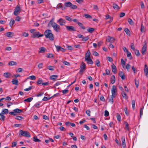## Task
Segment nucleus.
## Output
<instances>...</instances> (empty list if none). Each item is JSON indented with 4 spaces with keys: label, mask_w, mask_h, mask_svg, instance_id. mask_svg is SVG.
Returning a JSON list of instances; mask_svg holds the SVG:
<instances>
[{
    "label": "nucleus",
    "mask_w": 148,
    "mask_h": 148,
    "mask_svg": "<svg viewBox=\"0 0 148 148\" xmlns=\"http://www.w3.org/2000/svg\"><path fill=\"white\" fill-rule=\"evenodd\" d=\"M134 51H135V53L136 56H138L140 55V53L138 50L135 49Z\"/></svg>",
    "instance_id": "43"
},
{
    "label": "nucleus",
    "mask_w": 148,
    "mask_h": 148,
    "mask_svg": "<svg viewBox=\"0 0 148 148\" xmlns=\"http://www.w3.org/2000/svg\"><path fill=\"white\" fill-rule=\"evenodd\" d=\"M57 23H58L61 26L64 25L66 24V21L65 20L60 18L57 21Z\"/></svg>",
    "instance_id": "7"
},
{
    "label": "nucleus",
    "mask_w": 148,
    "mask_h": 148,
    "mask_svg": "<svg viewBox=\"0 0 148 148\" xmlns=\"http://www.w3.org/2000/svg\"><path fill=\"white\" fill-rule=\"evenodd\" d=\"M13 112H9V114L11 115H16V111H15L14 110H13Z\"/></svg>",
    "instance_id": "48"
},
{
    "label": "nucleus",
    "mask_w": 148,
    "mask_h": 148,
    "mask_svg": "<svg viewBox=\"0 0 148 148\" xmlns=\"http://www.w3.org/2000/svg\"><path fill=\"white\" fill-rule=\"evenodd\" d=\"M15 111H16V113H19L22 112H23V110H22L18 108H16L15 109H14Z\"/></svg>",
    "instance_id": "46"
},
{
    "label": "nucleus",
    "mask_w": 148,
    "mask_h": 148,
    "mask_svg": "<svg viewBox=\"0 0 148 148\" xmlns=\"http://www.w3.org/2000/svg\"><path fill=\"white\" fill-rule=\"evenodd\" d=\"M115 40V39L114 38L108 36V38L106 40L109 42L113 43L114 42Z\"/></svg>",
    "instance_id": "11"
},
{
    "label": "nucleus",
    "mask_w": 148,
    "mask_h": 148,
    "mask_svg": "<svg viewBox=\"0 0 148 148\" xmlns=\"http://www.w3.org/2000/svg\"><path fill=\"white\" fill-rule=\"evenodd\" d=\"M109 115V113L108 112L107 110H106L105 111L104 116L106 117H107Z\"/></svg>",
    "instance_id": "54"
},
{
    "label": "nucleus",
    "mask_w": 148,
    "mask_h": 148,
    "mask_svg": "<svg viewBox=\"0 0 148 148\" xmlns=\"http://www.w3.org/2000/svg\"><path fill=\"white\" fill-rule=\"evenodd\" d=\"M127 56L128 57H129L130 59L132 58V56L130 52L129 51L127 52Z\"/></svg>",
    "instance_id": "33"
},
{
    "label": "nucleus",
    "mask_w": 148,
    "mask_h": 148,
    "mask_svg": "<svg viewBox=\"0 0 148 148\" xmlns=\"http://www.w3.org/2000/svg\"><path fill=\"white\" fill-rule=\"evenodd\" d=\"M122 95L123 97L126 99H128V97L126 93L124 91H123L122 93Z\"/></svg>",
    "instance_id": "23"
},
{
    "label": "nucleus",
    "mask_w": 148,
    "mask_h": 148,
    "mask_svg": "<svg viewBox=\"0 0 148 148\" xmlns=\"http://www.w3.org/2000/svg\"><path fill=\"white\" fill-rule=\"evenodd\" d=\"M145 44L144 45L142 49V53L143 55H144L145 53V52L147 49V45L145 41Z\"/></svg>",
    "instance_id": "12"
},
{
    "label": "nucleus",
    "mask_w": 148,
    "mask_h": 148,
    "mask_svg": "<svg viewBox=\"0 0 148 148\" xmlns=\"http://www.w3.org/2000/svg\"><path fill=\"white\" fill-rule=\"evenodd\" d=\"M112 97H110L109 99V101L110 102L112 103H113V99Z\"/></svg>",
    "instance_id": "59"
},
{
    "label": "nucleus",
    "mask_w": 148,
    "mask_h": 148,
    "mask_svg": "<svg viewBox=\"0 0 148 148\" xmlns=\"http://www.w3.org/2000/svg\"><path fill=\"white\" fill-rule=\"evenodd\" d=\"M131 49L133 50V51H134L135 49V47L134 44L133 43H132L131 44Z\"/></svg>",
    "instance_id": "63"
},
{
    "label": "nucleus",
    "mask_w": 148,
    "mask_h": 148,
    "mask_svg": "<svg viewBox=\"0 0 148 148\" xmlns=\"http://www.w3.org/2000/svg\"><path fill=\"white\" fill-rule=\"evenodd\" d=\"M65 27L66 30L69 32H75L76 31L75 27L72 25H65Z\"/></svg>",
    "instance_id": "4"
},
{
    "label": "nucleus",
    "mask_w": 148,
    "mask_h": 148,
    "mask_svg": "<svg viewBox=\"0 0 148 148\" xmlns=\"http://www.w3.org/2000/svg\"><path fill=\"white\" fill-rule=\"evenodd\" d=\"M43 64L42 63H40L38 65V67L40 69H42L43 68Z\"/></svg>",
    "instance_id": "56"
},
{
    "label": "nucleus",
    "mask_w": 148,
    "mask_h": 148,
    "mask_svg": "<svg viewBox=\"0 0 148 148\" xmlns=\"http://www.w3.org/2000/svg\"><path fill=\"white\" fill-rule=\"evenodd\" d=\"M33 99V98L32 97H29L25 99L24 101H27L28 102H31L32 101Z\"/></svg>",
    "instance_id": "30"
},
{
    "label": "nucleus",
    "mask_w": 148,
    "mask_h": 148,
    "mask_svg": "<svg viewBox=\"0 0 148 148\" xmlns=\"http://www.w3.org/2000/svg\"><path fill=\"white\" fill-rule=\"evenodd\" d=\"M16 63L14 61L10 62L8 63V64L9 65L13 66L14 65H16Z\"/></svg>",
    "instance_id": "38"
},
{
    "label": "nucleus",
    "mask_w": 148,
    "mask_h": 148,
    "mask_svg": "<svg viewBox=\"0 0 148 148\" xmlns=\"http://www.w3.org/2000/svg\"><path fill=\"white\" fill-rule=\"evenodd\" d=\"M106 75H110V70L108 69H106Z\"/></svg>",
    "instance_id": "61"
},
{
    "label": "nucleus",
    "mask_w": 148,
    "mask_h": 148,
    "mask_svg": "<svg viewBox=\"0 0 148 148\" xmlns=\"http://www.w3.org/2000/svg\"><path fill=\"white\" fill-rule=\"evenodd\" d=\"M44 36L43 34H40V33L39 32H36L34 34L32 37L33 38L37 37L39 38L40 37H42Z\"/></svg>",
    "instance_id": "8"
},
{
    "label": "nucleus",
    "mask_w": 148,
    "mask_h": 148,
    "mask_svg": "<svg viewBox=\"0 0 148 148\" xmlns=\"http://www.w3.org/2000/svg\"><path fill=\"white\" fill-rule=\"evenodd\" d=\"M71 5L70 8L72 9H76L77 8V6L75 5L72 4Z\"/></svg>",
    "instance_id": "50"
},
{
    "label": "nucleus",
    "mask_w": 148,
    "mask_h": 148,
    "mask_svg": "<svg viewBox=\"0 0 148 148\" xmlns=\"http://www.w3.org/2000/svg\"><path fill=\"white\" fill-rule=\"evenodd\" d=\"M112 7L114 10H119L120 9V8L119 6L116 4L115 3L113 4Z\"/></svg>",
    "instance_id": "19"
},
{
    "label": "nucleus",
    "mask_w": 148,
    "mask_h": 148,
    "mask_svg": "<svg viewBox=\"0 0 148 148\" xmlns=\"http://www.w3.org/2000/svg\"><path fill=\"white\" fill-rule=\"evenodd\" d=\"M140 31L142 33L145 32L144 26L142 24H141V25Z\"/></svg>",
    "instance_id": "42"
},
{
    "label": "nucleus",
    "mask_w": 148,
    "mask_h": 148,
    "mask_svg": "<svg viewBox=\"0 0 148 148\" xmlns=\"http://www.w3.org/2000/svg\"><path fill=\"white\" fill-rule=\"evenodd\" d=\"M5 116L1 113H0V120L2 121H3L5 120Z\"/></svg>",
    "instance_id": "28"
},
{
    "label": "nucleus",
    "mask_w": 148,
    "mask_h": 148,
    "mask_svg": "<svg viewBox=\"0 0 148 148\" xmlns=\"http://www.w3.org/2000/svg\"><path fill=\"white\" fill-rule=\"evenodd\" d=\"M8 112V110L7 109H3L1 112V113L2 114H7Z\"/></svg>",
    "instance_id": "22"
},
{
    "label": "nucleus",
    "mask_w": 148,
    "mask_h": 148,
    "mask_svg": "<svg viewBox=\"0 0 148 148\" xmlns=\"http://www.w3.org/2000/svg\"><path fill=\"white\" fill-rule=\"evenodd\" d=\"M116 118L118 121H120L121 120V118L120 115L118 113L116 114Z\"/></svg>",
    "instance_id": "32"
},
{
    "label": "nucleus",
    "mask_w": 148,
    "mask_h": 148,
    "mask_svg": "<svg viewBox=\"0 0 148 148\" xmlns=\"http://www.w3.org/2000/svg\"><path fill=\"white\" fill-rule=\"evenodd\" d=\"M144 73L146 76L148 77V67L147 64L145 65Z\"/></svg>",
    "instance_id": "17"
},
{
    "label": "nucleus",
    "mask_w": 148,
    "mask_h": 148,
    "mask_svg": "<svg viewBox=\"0 0 148 148\" xmlns=\"http://www.w3.org/2000/svg\"><path fill=\"white\" fill-rule=\"evenodd\" d=\"M43 94H44L43 92H41L39 94L36 95L35 96L37 97H40V96H42Z\"/></svg>",
    "instance_id": "62"
},
{
    "label": "nucleus",
    "mask_w": 148,
    "mask_h": 148,
    "mask_svg": "<svg viewBox=\"0 0 148 148\" xmlns=\"http://www.w3.org/2000/svg\"><path fill=\"white\" fill-rule=\"evenodd\" d=\"M54 66H49L48 67V69L51 71H53L54 70Z\"/></svg>",
    "instance_id": "55"
},
{
    "label": "nucleus",
    "mask_w": 148,
    "mask_h": 148,
    "mask_svg": "<svg viewBox=\"0 0 148 148\" xmlns=\"http://www.w3.org/2000/svg\"><path fill=\"white\" fill-rule=\"evenodd\" d=\"M6 36L9 37H12L14 35V33L12 32H8L6 33Z\"/></svg>",
    "instance_id": "21"
},
{
    "label": "nucleus",
    "mask_w": 148,
    "mask_h": 148,
    "mask_svg": "<svg viewBox=\"0 0 148 148\" xmlns=\"http://www.w3.org/2000/svg\"><path fill=\"white\" fill-rule=\"evenodd\" d=\"M43 118L46 120H49V117L46 115H44L43 116Z\"/></svg>",
    "instance_id": "60"
},
{
    "label": "nucleus",
    "mask_w": 148,
    "mask_h": 148,
    "mask_svg": "<svg viewBox=\"0 0 148 148\" xmlns=\"http://www.w3.org/2000/svg\"><path fill=\"white\" fill-rule=\"evenodd\" d=\"M121 140L123 147V148H125L126 146V145L125 144V136H122V137Z\"/></svg>",
    "instance_id": "14"
},
{
    "label": "nucleus",
    "mask_w": 148,
    "mask_h": 148,
    "mask_svg": "<svg viewBox=\"0 0 148 148\" xmlns=\"http://www.w3.org/2000/svg\"><path fill=\"white\" fill-rule=\"evenodd\" d=\"M52 97H44L42 100L43 101H47L49 100Z\"/></svg>",
    "instance_id": "52"
},
{
    "label": "nucleus",
    "mask_w": 148,
    "mask_h": 148,
    "mask_svg": "<svg viewBox=\"0 0 148 148\" xmlns=\"http://www.w3.org/2000/svg\"><path fill=\"white\" fill-rule=\"evenodd\" d=\"M65 18L67 20L69 21H73L72 18L69 16H65Z\"/></svg>",
    "instance_id": "45"
},
{
    "label": "nucleus",
    "mask_w": 148,
    "mask_h": 148,
    "mask_svg": "<svg viewBox=\"0 0 148 148\" xmlns=\"http://www.w3.org/2000/svg\"><path fill=\"white\" fill-rule=\"evenodd\" d=\"M20 8L18 5H17L15 9L14 12V14L15 16H17L18 14V12L20 11Z\"/></svg>",
    "instance_id": "10"
},
{
    "label": "nucleus",
    "mask_w": 148,
    "mask_h": 148,
    "mask_svg": "<svg viewBox=\"0 0 148 148\" xmlns=\"http://www.w3.org/2000/svg\"><path fill=\"white\" fill-rule=\"evenodd\" d=\"M86 69V65L85 63L83 62H82L80 66V70L79 72V74H82L83 72Z\"/></svg>",
    "instance_id": "5"
},
{
    "label": "nucleus",
    "mask_w": 148,
    "mask_h": 148,
    "mask_svg": "<svg viewBox=\"0 0 148 148\" xmlns=\"http://www.w3.org/2000/svg\"><path fill=\"white\" fill-rule=\"evenodd\" d=\"M96 65L98 66L99 67L100 66V62L99 60H97L95 61Z\"/></svg>",
    "instance_id": "40"
},
{
    "label": "nucleus",
    "mask_w": 148,
    "mask_h": 148,
    "mask_svg": "<svg viewBox=\"0 0 148 148\" xmlns=\"http://www.w3.org/2000/svg\"><path fill=\"white\" fill-rule=\"evenodd\" d=\"M12 84L18 85V81L17 78H14L13 79L12 81Z\"/></svg>",
    "instance_id": "18"
},
{
    "label": "nucleus",
    "mask_w": 148,
    "mask_h": 148,
    "mask_svg": "<svg viewBox=\"0 0 148 148\" xmlns=\"http://www.w3.org/2000/svg\"><path fill=\"white\" fill-rule=\"evenodd\" d=\"M52 27L54 30L56 32H59L60 30V26L54 22V19L52 18L48 24V27Z\"/></svg>",
    "instance_id": "1"
},
{
    "label": "nucleus",
    "mask_w": 148,
    "mask_h": 148,
    "mask_svg": "<svg viewBox=\"0 0 148 148\" xmlns=\"http://www.w3.org/2000/svg\"><path fill=\"white\" fill-rule=\"evenodd\" d=\"M15 21L13 19H12L10 23V27H12L14 24V23Z\"/></svg>",
    "instance_id": "27"
},
{
    "label": "nucleus",
    "mask_w": 148,
    "mask_h": 148,
    "mask_svg": "<svg viewBox=\"0 0 148 148\" xmlns=\"http://www.w3.org/2000/svg\"><path fill=\"white\" fill-rule=\"evenodd\" d=\"M135 101L134 100H132V104L133 110H134L135 108Z\"/></svg>",
    "instance_id": "35"
},
{
    "label": "nucleus",
    "mask_w": 148,
    "mask_h": 148,
    "mask_svg": "<svg viewBox=\"0 0 148 148\" xmlns=\"http://www.w3.org/2000/svg\"><path fill=\"white\" fill-rule=\"evenodd\" d=\"M89 38V37L88 36H86V37H84V36L82 39V41H86L88 40Z\"/></svg>",
    "instance_id": "41"
},
{
    "label": "nucleus",
    "mask_w": 148,
    "mask_h": 148,
    "mask_svg": "<svg viewBox=\"0 0 148 148\" xmlns=\"http://www.w3.org/2000/svg\"><path fill=\"white\" fill-rule=\"evenodd\" d=\"M15 119L18 120H20L23 119L24 118L21 116H17L16 117Z\"/></svg>",
    "instance_id": "49"
},
{
    "label": "nucleus",
    "mask_w": 148,
    "mask_h": 148,
    "mask_svg": "<svg viewBox=\"0 0 148 148\" xmlns=\"http://www.w3.org/2000/svg\"><path fill=\"white\" fill-rule=\"evenodd\" d=\"M33 140L36 142H40L41 140L37 138V136H34L33 137Z\"/></svg>",
    "instance_id": "34"
},
{
    "label": "nucleus",
    "mask_w": 148,
    "mask_h": 148,
    "mask_svg": "<svg viewBox=\"0 0 148 148\" xmlns=\"http://www.w3.org/2000/svg\"><path fill=\"white\" fill-rule=\"evenodd\" d=\"M128 22L131 25H133L134 24V22L130 18H129L128 20Z\"/></svg>",
    "instance_id": "36"
},
{
    "label": "nucleus",
    "mask_w": 148,
    "mask_h": 148,
    "mask_svg": "<svg viewBox=\"0 0 148 148\" xmlns=\"http://www.w3.org/2000/svg\"><path fill=\"white\" fill-rule=\"evenodd\" d=\"M3 76L6 78H10L12 77V74L9 72H6L4 73Z\"/></svg>",
    "instance_id": "13"
},
{
    "label": "nucleus",
    "mask_w": 148,
    "mask_h": 148,
    "mask_svg": "<svg viewBox=\"0 0 148 148\" xmlns=\"http://www.w3.org/2000/svg\"><path fill=\"white\" fill-rule=\"evenodd\" d=\"M95 31V29L93 28L90 27L87 29L88 32L90 33H92Z\"/></svg>",
    "instance_id": "25"
},
{
    "label": "nucleus",
    "mask_w": 148,
    "mask_h": 148,
    "mask_svg": "<svg viewBox=\"0 0 148 148\" xmlns=\"http://www.w3.org/2000/svg\"><path fill=\"white\" fill-rule=\"evenodd\" d=\"M45 50V48L43 47H41L40 48V51H39L40 53H43L44 52Z\"/></svg>",
    "instance_id": "51"
},
{
    "label": "nucleus",
    "mask_w": 148,
    "mask_h": 148,
    "mask_svg": "<svg viewBox=\"0 0 148 148\" xmlns=\"http://www.w3.org/2000/svg\"><path fill=\"white\" fill-rule=\"evenodd\" d=\"M40 78L39 79V80L37 81L36 83L37 85H39L40 84H42V83H43V81L41 79H40Z\"/></svg>",
    "instance_id": "31"
},
{
    "label": "nucleus",
    "mask_w": 148,
    "mask_h": 148,
    "mask_svg": "<svg viewBox=\"0 0 148 148\" xmlns=\"http://www.w3.org/2000/svg\"><path fill=\"white\" fill-rule=\"evenodd\" d=\"M13 104L11 102H9L7 103V106L9 108L10 106H11Z\"/></svg>",
    "instance_id": "64"
},
{
    "label": "nucleus",
    "mask_w": 148,
    "mask_h": 148,
    "mask_svg": "<svg viewBox=\"0 0 148 148\" xmlns=\"http://www.w3.org/2000/svg\"><path fill=\"white\" fill-rule=\"evenodd\" d=\"M72 3L70 2H66L64 3V5L65 7H70Z\"/></svg>",
    "instance_id": "24"
},
{
    "label": "nucleus",
    "mask_w": 148,
    "mask_h": 148,
    "mask_svg": "<svg viewBox=\"0 0 148 148\" xmlns=\"http://www.w3.org/2000/svg\"><path fill=\"white\" fill-rule=\"evenodd\" d=\"M44 34L46 38H49L51 41H53L54 40V38L53 34H52V31L51 30H46Z\"/></svg>",
    "instance_id": "2"
},
{
    "label": "nucleus",
    "mask_w": 148,
    "mask_h": 148,
    "mask_svg": "<svg viewBox=\"0 0 148 148\" xmlns=\"http://www.w3.org/2000/svg\"><path fill=\"white\" fill-rule=\"evenodd\" d=\"M112 70L114 74H115L116 73L117 69L116 66L114 64H113L111 66Z\"/></svg>",
    "instance_id": "15"
},
{
    "label": "nucleus",
    "mask_w": 148,
    "mask_h": 148,
    "mask_svg": "<svg viewBox=\"0 0 148 148\" xmlns=\"http://www.w3.org/2000/svg\"><path fill=\"white\" fill-rule=\"evenodd\" d=\"M124 31L128 35H130V30L127 28H125Z\"/></svg>",
    "instance_id": "44"
},
{
    "label": "nucleus",
    "mask_w": 148,
    "mask_h": 148,
    "mask_svg": "<svg viewBox=\"0 0 148 148\" xmlns=\"http://www.w3.org/2000/svg\"><path fill=\"white\" fill-rule=\"evenodd\" d=\"M84 17L87 18H92V16L88 14H85L84 15Z\"/></svg>",
    "instance_id": "37"
},
{
    "label": "nucleus",
    "mask_w": 148,
    "mask_h": 148,
    "mask_svg": "<svg viewBox=\"0 0 148 148\" xmlns=\"http://www.w3.org/2000/svg\"><path fill=\"white\" fill-rule=\"evenodd\" d=\"M86 61L87 62V63L88 64H92L93 63V62L91 59L86 60Z\"/></svg>",
    "instance_id": "47"
},
{
    "label": "nucleus",
    "mask_w": 148,
    "mask_h": 148,
    "mask_svg": "<svg viewBox=\"0 0 148 148\" xmlns=\"http://www.w3.org/2000/svg\"><path fill=\"white\" fill-rule=\"evenodd\" d=\"M55 47H56L57 51H60V48H61L60 46L55 45Z\"/></svg>",
    "instance_id": "58"
},
{
    "label": "nucleus",
    "mask_w": 148,
    "mask_h": 148,
    "mask_svg": "<svg viewBox=\"0 0 148 148\" xmlns=\"http://www.w3.org/2000/svg\"><path fill=\"white\" fill-rule=\"evenodd\" d=\"M32 86H29L28 88L24 89V90L25 91H28L31 90L32 88Z\"/></svg>",
    "instance_id": "57"
},
{
    "label": "nucleus",
    "mask_w": 148,
    "mask_h": 148,
    "mask_svg": "<svg viewBox=\"0 0 148 148\" xmlns=\"http://www.w3.org/2000/svg\"><path fill=\"white\" fill-rule=\"evenodd\" d=\"M110 82L112 84H113L115 82V77L114 75H112L110 78Z\"/></svg>",
    "instance_id": "20"
},
{
    "label": "nucleus",
    "mask_w": 148,
    "mask_h": 148,
    "mask_svg": "<svg viewBox=\"0 0 148 148\" xmlns=\"http://www.w3.org/2000/svg\"><path fill=\"white\" fill-rule=\"evenodd\" d=\"M119 75L122 79L123 80L125 79L124 73L123 71H120L119 73Z\"/></svg>",
    "instance_id": "16"
},
{
    "label": "nucleus",
    "mask_w": 148,
    "mask_h": 148,
    "mask_svg": "<svg viewBox=\"0 0 148 148\" xmlns=\"http://www.w3.org/2000/svg\"><path fill=\"white\" fill-rule=\"evenodd\" d=\"M91 59L90 58V52L89 50H88L87 53L85 54V60L86 61L88 59Z\"/></svg>",
    "instance_id": "9"
},
{
    "label": "nucleus",
    "mask_w": 148,
    "mask_h": 148,
    "mask_svg": "<svg viewBox=\"0 0 148 148\" xmlns=\"http://www.w3.org/2000/svg\"><path fill=\"white\" fill-rule=\"evenodd\" d=\"M58 77L57 75H51L50 77V78L51 79L54 80V81L56 80V79Z\"/></svg>",
    "instance_id": "26"
},
{
    "label": "nucleus",
    "mask_w": 148,
    "mask_h": 148,
    "mask_svg": "<svg viewBox=\"0 0 148 148\" xmlns=\"http://www.w3.org/2000/svg\"><path fill=\"white\" fill-rule=\"evenodd\" d=\"M135 83L136 86V87L138 88V81H137L136 79H135Z\"/></svg>",
    "instance_id": "53"
},
{
    "label": "nucleus",
    "mask_w": 148,
    "mask_h": 148,
    "mask_svg": "<svg viewBox=\"0 0 148 148\" xmlns=\"http://www.w3.org/2000/svg\"><path fill=\"white\" fill-rule=\"evenodd\" d=\"M28 78L32 80H35L36 79V77L35 76L33 75L29 77Z\"/></svg>",
    "instance_id": "39"
},
{
    "label": "nucleus",
    "mask_w": 148,
    "mask_h": 148,
    "mask_svg": "<svg viewBox=\"0 0 148 148\" xmlns=\"http://www.w3.org/2000/svg\"><path fill=\"white\" fill-rule=\"evenodd\" d=\"M112 96L114 98L116 97L117 93V88L115 85H113L111 89Z\"/></svg>",
    "instance_id": "3"
},
{
    "label": "nucleus",
    "mask_w": 148,
    "mask_h": 148,
    "mask_svg": "<svg viewBox=\"0 0 148 148\" xmlns=\"http://www.w3.org/2000/svg\"><path fill=\"white\" fill-rule=\"evenodd\" d=\"M20 133L21 135L23 136L28 138L30 136V133L28 132L21 130L20 131Z\"/></svg>",
    "instance_id": "6"
},
{
    "label": "nucleus",
    "mask_w": 148,
    "mask_h": 148,
    "mask_svg": "<svg viewBox=\"0 0 148 148\" xmlns=\"http://www.w3.org/2000/svg\"><path fill=\"white\" fill-rule=\"evenodd\" d=\"M77 24L82 29H85L86 28L85 27L83 26V24L82 23L79 22L77 23Z\"/></svg>",
    "instance_id": "29"
}]
</instances>
